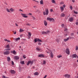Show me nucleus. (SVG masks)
<instances>
[{"label":"nucleus","mask_w":78,"mask_h":78,"mask_svg":"<svg viewBox=\"0 0 78 78\" xmlns=\"http://www.w3.org/2000/svg\"><path fill=\"white\" fill-rule=\"evenodd\" d=\"M47 50H48V52L47 51H46V52L47 53H50V55L51 57L53 58V52H52L50 49H47Z\"/></svg>","instance_id":"nucleus-1"},{"label":"nucleus","mask_w":78,"mask_h":78,"mask_svg":"<svg viewBox=\"0 0 78 78\" xmlns=\"http://www.w3.org/2000/svg\"><path fill=\"white\" fill-rule=\"evenodd\" d=\"M45 12H45V11L43 12V14L44 16H45V15H48L49 12H48V9H46Z\"/></svg>","instance_id":"nucleus-2"},{"label":"nucleus","mask_w":78,"mask_h":78,"mask_svg":"<svg viewBox=\"0 0 78 78\" xmlns=\"http://www.w3.org/2000/svg\"><path fill=\"white\" fill-rule=\"evenodd\" d=\"M30 64V65H32L33 64V61H29L27 63V66H29Z\"/></svg>","instance_id":"nucleus-3"},{"label":"nucleus","mask_w":78,"mask_h":78,"mask_svg":"<svg viewBox=\"0 0 78 78\" xmlns=\"http://www.w3.org/2000/svg\"><path fill=\"white\" fill-rule=\"evenodd\" d=\"M47 20H49L50 22H53L55 20L53 18H48L47 19Z\"/></svg>","instance_id":"nucleus-4"},{"label":"nucleus","mask_w":78,"mask_h":78,"mask_svg":"<svg viewBox=\"0 0 78 78\" xmlns=\"http://www.w3.org/2000/svg\"><path fill=\"white\" fill-rule=\"evenodd\" d=\"M64 76L65 78H70V75L68 74H65L64 75Z\"/></svg>","instance_id":"nucleus-5"},{"label":"nucleus","mask_w":78,"mask_h":78,"mask_svg":"<svg viewBox=\"0 0 78 78\" xmlns=\"http://www.w3.org/2000/svg\"><path fill=\"white\" fill-rule=\"evenodd\" d=\"M66 52L68 55L70 54V51H69V49L67 48L66 50Z\"/></svg>","instance_id":"nucleus-6"},{"label":"nucleus","mask_w":78,"mask_h":78,"mask_svg":"<svg viewBox=\"0 0 78 78\" xmlns=\"http://www.w3.org/2000/svg\"><path fill=\"white\" fill-rule=\"evenodd\" d=\"M21 14L22 15V16L23 17H25V18H27L28 17V16H27L26 14L22 13H21Z\"/></svg>","instance_id":"nucleus-7"},{"label":"nucleus","mask_w":78,"mask_h":78,"mask_svg":"<svg viewBox=\"0 0 78 78\" xmlns=\"http://www.w3.org/2000/svg\"><path fill=\"white\" fill-rule=\"evenodd\" d=\"M10 73H12V74H14V73H16V71H15L14 70H10Z\"/></svg>","instance_id":"nucleus-8"},{"label":"nucleus","mask_w":78,"mask_h":78,"mask_svg":"<svg viewBox=\"0 0 78 78\" xmlns=\"http://www.w3.org/2000/svg\"><path fill=\"white\" fill-rule=\"evenodd\" d=\"M14 58L15 59H16V60H17V59H19L20 57H19V56H15L14 57Z\"/></svg>","instance_id":"nucleus-9"},{"label":"nucleus","mask_w":78,"mask_h":78,"mask_svg":"<svg viewBox=\"0 0 78 78\" xmlns=\"http://www.w3.org/2000/svg\"><path fill=\"white\" fill-rule=\"evenodd\" d=\"M20 38L19 37L17 38H14L13 39V40H14V41H19V40H20Z\"/></svg>","instance_id":"nucleus-10"},{"label":"nucleus","mask_w":78,"mask_h":78,"mask_svg":"<svg viewBox=\"0 0 78 78\" xmlns=\"http://www.w3.org/2000/svg\"><path fill=\"white\" fill-rule=\"evenodd\" d=\"M31 33L30 32H28V39H30L31 37Z\"/></svg>","instance_id":"nucleus-11"},{"label":"nucleus","mask_w":78,"mask_h":78,"mask_svg":"<svg viewBox=\"0 0 78 78\" xmlns=\"http://www.w3.org/2000/svg\"><path fill=\"white\" fill-rule=\"evenodd\" d=\"M9 54V51H7L4 52V55H8Z\"/></svg>","instance_id":"nucleus-12"},{"label":"nucleus","mask_w":78,"mask_h":78,"mask_svg":"<svg viewBox=\"0 0 78 78\" xmlns=\"http://www.w3.org/2000/svg\"><path fill=\"white\" fill-rule=\"evenodd\" d=\"M60 17H65V14L63 13H62L61 14Z\"/></svg>","instance_id":"nucleus-13"},{"label":"nucleus","mask_w":78,"mask_h":78,"mask_svg":"<svg viewBox=\"0 0 78 78\" xmlns=\"http://www.w3.org/2000/svg\"><path fill=\"white\" fill-rule=\"evenodd\" d=\"M44 57V56L43 54H40L38 55V57H40V58H42Z\"/></svg>","instance_id":"nucleus-14"},{"label":"nucleus","mask_w":78,"mask_h":78,"mask_svg":"<svg viewBox=\"0 0 78 78\" xmlns=\"http://www.w3.org/2000/svg\"><path fill=\"white\" fill-rule=\"evenodd\" d=\"M44 24L45 26L46 27H47V22L46 21L44 20Z\"/></svg>","instance_id":"nucleus-15"},{"label":"nucleus","mask_w":78,"mask_h":78,"mask_svg":"<svg viewBox=\"0 0 78 78\" xmlns=\"http://www.w3.org/2000/svg\"><path fill=\"white\" fill-rule=\"evenodd\" d=\"M72 58H76L77 57V55L76 54H73L72 55Z\"/></svg>","instance_id":"nucleus-16"},{"label":"nucleus","mask_w":78,"mask_h":78,"mask_svg":"<svg viewBox=\"0 0 78 78\" xmlns=\"http://www.w3.org/2000/svg\"><path fill=\"white\" fill-rule=\"evenodd\" d=\"M69 20L70 22H73V18L72 17H71L69 19Z\"/></svg>","instance_id":"nucleus-17"},{"label":"nucleus","mask_w":78,"mask_h":78,"mask_svg":"<svg viewBox=\"0 0 78 78\" xmlns=\"http://www.w3.org/2000/svg\"><path fill=\"white\" fill-rule=\"evenodd\" d=\"M5 48H10V47H9V44H7V45L5 46Z\"/></svg>","instance_id":"nucleus-18"},{"label":"nucleus","mask_w":78,"mask_h":78,"mask_svg":"<svg viewBox=\"0 0 78 78\" xmlns=\"http://www.w3.org/2000/svg\"><path fill=\"white\" fill-rule=\"evenodd\" d=\"M34 75L36 76H37V75H39V73L37 72H36L34 73Z\"/></svg>","instance_id":"nucleus-19"},{"label":"nucleus","mask_w":78,"mask_h":78,"mask_svg":"<svg viewBox=\"0 0 78 78\" xmlns=\"http://www.w3.org/2000/svg\"><path fill=\"white\" fill-rule=\"evenodd\" d=\"M41 33H42V34H47V33H46V32H45L44 31H42L41 32Z\"/></svg>","instance_id":"nucleus-20"},{"label":"nucleus","mask_w":78,"mask_h":78,"mask_svg":"<svg viewBox=\"0 0 78 78\" xmlns=\"http://www.w3.org/2000/svg\"><path fill=\"white\" fill-rule=\"evenodd\" d=\"M69 38L68 37L67 38L64 39V42H67V41L69 40Z\"/></svg>","instance_id":"nucleus-21"},{"label":"nucleus","mask_w":78,"mask_h":78,"mask_svg":"<svg viewBox=\"0 0 78 78\" xmlns=\"http://www.w3.org/2000/svg\"><path fill=\"white\" fill-rule=\"evenodd\" d=\"M36 50H37V51H40V50H41V48H40L39 47H37L36 48Z\"/></svg>","instance_id":"nucleus-22"},{"label":"nucleus","mask_w":78,"mask_h":78,"mask_svg":"<svg viewBox=\"0 0 78 78\" xmlns=\"http://www.w3.org/2000/svg\"><path fill=\"white\" fill-rule=\"evenodd\" d=\"M4 41H5V42H11V41H10V40H8L6 39H5Z\"/></svg>","instance_id":"nucleus-23"},{"label":"nucleus","mask_w":78,"mask_h":78,"mask_svg":"<svg viewBox=\"0 0 78 78\" xmlns=\"http://www.w3.org/2000/svg\"><path fill=\"white\" fill-rule=\"evenodd\" d=\"M60 9H61V11L62 12V11H64V7H60Z\"/></svg>","instance_id":"nucleus-24"},{"label":"nucleus","mask_w":78,"mask_h":78,"mask_svg":"<svg viewBox=\"0 0 78 78\" xmlns=\"http://www.w3.org/2000/svg\"><path fill=\"white\" fill-rule=\"evenodd\" d=\"M25 61H21L20 62V63L21 64H25Z\"/></svg>","instance_id":"nucleus-25"},{"label":"nucleus","mask_w":78,"mask_h":78,"mask_svg":"<svg viewBox=\"0 0 78 78\" xmlns=\"http://www.w3.org/2000/svg\"><path fill=\"white\" fill-rule=\"evenodd\" d=\"M24 31V30H23L22 29H20V33H21V32H23Z\"/></svg>","instance_id":"nucleus-26"},{"label":"nucleus","mask_w":78,"mask_h":78,"mask_svg":"<svg viewBox=\"0 0 78 78\" xmlns=\"http://www.w3.org/2000/svg\"><path fill=\"white\" fill-rule=\"evenodd\" d=\"M67 34H68V32H66L64 34V36H67Z\"/></svg>","instance_id":"nucleus-27"},{"label":"nucleus","mask_w":78,"mask_h":78,"mask_svg":"<svg viewBox=\"0 0 78 78\" xmlns=\"http://www.w3.org/2000/svg\"><path fill=\"white\" fill-rule=\"evenodd\" d=\"M10 11H11L12 12H13L14 11H15L14 9H13L12 8H11L10 9Z\"/></svg>","instance_id":"nucleus-28"},{"label":"nucleus","mask_w":78,"mask_h":78,"mask_svg":"<svg viewBox=\"0 0 78 78\" xmlns=\"http://www.w3.org/2000/svg\"><path fill=\"white\" fill-rule=\"evenodd\" d=\"M46 64V61H45V60H44L43 62V63H42V64Z\"/></svg>","instance_id":"nucleus-29"},{"label":"nucleus","mask_w":78,"mask_h":78,"mask_svg":"<svg viewBox=\"0 0 78 78\" xmlns=\"http://www.w3.org/2000/svg\"><path fill=\"white\" fill-rule=\"evenodd\" d=\"M10 60H11V58H10V57H7L8 61H10Z\"/></svg>","instance_id":"nucleus-30"},{"label":"nucleus","mask_w":78,"mask_h":78,"mask_svg":"<svg viewBox=\"0 0 78 78\" xmlns=\"http://www.w3.org/2000/svg\"><path fill=\"white\" fill-rule=\"evenodd\" d=\"M34 41L35 42H37L38 41V38H36L34 40Z\"/></svg>","instance_id":"nucleus-31"},{"label":"nucleus","mask_w":78,"mask_h":78,"mask_svg":"<svg viewBox=\"0 0 78 78\" xmlns=\"http://www.w3.org/2000/svg\"><path fill=\"white\" fill-rule=\"evenodd\" d=\"M51 2L52 3H55V0H52Z\"/></svg>","instance_id":"nucleus-32"},{"label":"nucleus","mask_w":78,"mask_h":78,"mask_svg":"<svg viewBox=\"0 0 78 78\" xmlns=\"http://www.w3.org/2000/svg\"><path fill=\"white\" fill-rule=\"evenodd\" d=\"M40 2L41 5H43V1L42 0H41Z\"/></svg>","instance_id":"nucleus-33"},{"label":"nucleus","mask_w":78,"mask_h":78,"mask_svg":"<svg viewBox=\"0 0 78 78\" xmlns=\"http://www.w3.org/2000/svg\"><path fill=\"white\" fill-rule=\"evenodd\" d=\"M56 41L57 42H59V40L58 39H56Z\"/></svg>","instance_id":"nucleus-34"},{"label":"nucleus","mask_w":78,"mask_h":78,"mask_svg":"<svg viewBox=\"0 0 78 78\" xmlns=\"http://www.w3.org/2000/svg\"><path fill=\"white\" fill-rule=\"evenodd\" d=\"M38 42H42V41L41 39H39V38H38Z\"/></svg>","instance_id":"nucleus-35"},{"label":"nucleus","mask_w":78,"mask_h":78,"mask_svg":"<svg viewBox=\"0 0 78 78\" xmlns=\"http://www.w3.org/2000/svg\"><path fill=\"white\" fill-rule=\"evenodd\" d=\"M62 57V55H58L57 56V58H61Z\"/></svg>","instance_id":"nucleus-36"},{"label":"nucleus","mask_w":78,"mask_h":78,"mask_svg":"<svg viewBox=\"0 0 78 78\" xmlns=\"http://www.w3.org/2000/svg\"><path fill=\"white\" fill-rule=\"evenodd\" d=\"M46 32L47 33V34H49V33H50V31L49 30H47V31Z\"/></svg>","instance_id":"nucleus-37"},{"label":"nucleus","mask_w":78,"mask_h":78,"mask_svg":"<svg viewBox=\"0 0 78 78\" xmlns=\"http://www.w3.org/2000/svg\"><path fill=\"white\" fill-rule=\"evenodd\" d=\"M12 53H13V54H16V51L15 50H14L12 51Z\"/></svg>","instance_id":"nucleus-38"},{"label":"nucleus","mask_w":78,"mask_h":78,"mask_svg":"<svg viewBox=\"0 0 78 78\" xmlns=\"http://www.w3.org/2000/svg\"><path fill=\"white\" fill-rule=\"evenodd\" d=\"M70 8L71 9V10H72L73 9V7L72 5H71L70 7Z\"/></svg>","instance_id":"nucleus-39"},{"label":"nucleus","mask_w":78,"mask_h":78,"mask_svg":"<svg viewBox=\"0 0 78 78\" xmlns=\"http://www.w3.org/2000/svg\"><path fill=\"white\" fill-rule=\"evenodd\" d=\"M67 28H65L64 29V31H67Z\"/></svg>","instance_id":"nucleus-40"},{"label":"nucleus","mask_w":78,"mask_h":78,"mask_svg":"<svg viewBox=\"0 0 78 78\" xmlns=\"http://www.w3.org/2000/svg\"><path fill=\"white\" fill-rule=\"evenodd\" d=\"M6 10H7V11H8V12H10L9 10V9H8V8L6 9Z\"/></svg>","instance_id":"nucleus-41"},{"label":"nucleus","mask_w":78,"mask_h":78,"mask_svg":"<svg viewBox=\"0 0 78 78\" xmlns=\"http://www.w3.org/2000/svg\"><path fill=\"white\" fill-rule=\"evenodd\" d=\"M78 50V47L76 46V50Z\"/></svg>","instance_id":"nucleus-42"},{"label":"nucleus","mask_w":78,"mask_h":78,"mask_svg":"<svg viewBox=\"0 0 78 78\" xmlns=\"http://www.w3.org/2000/svg\"><path fill=\"white\" fill-rule=\"evenodd\" d=\"M26 25H28V26H30V25H31V24H30L29 23H27L26 24Z\"/></svg>","instance_id":"nucleus-43"},{"label":"nucleus","mask_w":78,"mask_h":78,"mask_svg":"<svg viewBox=\"0 0 78 78\" xmlns=\"http://www.w3.org/2000/svg\"><path fill=\"white\" fill-rule=\"evenodd\" d=\"M35 12H39V10L38 9H37L36 10H35Z\"/></svg>","instance_id":"nucleus-44"},{"label":"nucleus","mask_w":78,"mask_h":78,"mask_svg":"<svg viewBox=\"0 0 78 78\" xmlns=\"http://www.w3.org/2000/svg\"><path fill=\"white\" fill-rule=\"evenodd\" d=\"M69 39H74V37H69Z\"/></svg>","instance_id":"nucleus-45"},{"label":"nucleus","mask_w":78,"mask_h":78,"mask_svg":"<svg viewBox=\"0 0 78 78\" xmlns=\"http://www.w3.org/2000/svg\"><path fill=\"white\" fill-rule=\"evenodd\" d=\"M23 58L24 59H25V58H26V57H25V55H23Z\"/></svg>","instance_id":"nucleus-46"},{"label":"nucleus","mask_w":78,"mask_h":78,"mask_svg":"<svg viewBox=\"0 0 78 78\" xmlns=\"http://www.w3.org/2000/svg\"><path fill=\"white\" fill-rule=\"evenodd\" d=\"M2 78H8L7 77H6L5 76H2Z\"/></svg>","instance_id":"nucleus-47"},{"label":"nucleus","mask_w":78,"mask_h":78,"mask_svg":"<svg viewBox=\"0 0 78 78\" xmlns=\"http://www.w3.org/2000/svg\"><path fill=\"white\" fill-rule=\"evenodd\" d=\"M74 13H75V14H78V13L75 11H74Z\"/></svg>","instance_id":"nucleus-48"},{"label":"nucleus","mask_w":78,"mask_h":78,"mask_svg":"<svg viewBox=\"0 0 78 78\" xmlns=\"http://www.w3.org/2000/svg\"><path fill=\"white\" fill-rule=\"evenodd\" d=\"M11 50V49L10 48L5 49V50Z\"/></svg>","instance_id":"nucleus-49"},{"label":"nucleus","mask_w":78,"mask_h":78,"mask_svg":"<svg viewBox=\"0 0 78 78\" xmlns=\"http://www.w3.org/2000/svg\"><path fill=\"white\" fill-rule=\"evenodd\" d=\"M64 24H62L61 25V26L62 27H64Z\"/></svg>","instance_id":"nucleus-50"},{"label":"nucleus","mask_w":78,"mask_h":78,"mask_svg":"<svg viewBox=\"0 0 78 78\" xmlns=\"http://www.w3.org/2000/svg\"><path fill=\"white\" fill-rule=\"evenodd\" d=\"M33 1H34V2H37V3H39V2L35 0H32Z\"/></svg>","instance_id":"nucleus-51"},{"label":"nucleus","mask_w":78,"mask_h":78,"mask_svg":"<svg viewBox=\"0 0 78 78\" xmlns=\"http://www.w3.org/2000/svg\"><path fill=\"white\" fill-rule=\"evenodd\" d=\"M12 65H14V62H13L12 61Z\"/></svg>","instance_id":"nucleus-52"},{"label":"nucleus","mask_w":78,"mask_h":78,"mask_svg":"<svg viewBox=\"0 0 78 78\" xmlns=\"http://www.w3.org/2000/svg\"><path fill=\"white\" fill-rule=\"evenodd\" d=\"M19 11H22V12H23V10H22V9H19Z\"/></svg>","instance_id":"nucleus-53"},{"label":"nucleus","mask_w":78,"mask_h":78,"mask_svg":"<svg viewBox=\"0 0 78 78\" xmlns=\"http://www.w3.org/2000/svg\"><path fill=\"white\" fill-rule=\"evenodd\" d=\"M76 24L77 25H78V22H76Z\"/></svg>","instance_id":"nucleus-54"},{"label":"nucleus","mask_w":78,"mask_h":78,"mask_svg":"<svg viewBox=\"0 0 78 78\" xmlns=\"http://www.w3.org/2000/svg\"><path fill=\"white\" fill-rule=\"evenodd\" d=\"M64 3V2H61V3H60V4L61 5H62V4H63Z\"/></svg>","instance_id":"nucleus-55"},{"label":"nucleus","mask_w":78,"mask_h":78,"mask_svg":"<svg viewBox=\"0 0 78 78\" xmlns=\"http://www.w3.org/2000/svg\"><path fill=\"white\" fill-rule=\"evenodd\" d=\"M71 35V36H73V35H74V33H72Z\"/></svg>","instance_id":"nucleus-56"},{"label":"nucleus","mask_w":78,"mask_h":78,"mask_svg":"<svg viewBox=\"0 0 78 78\" xmlns=\"http://www.w3.org/2000/svg\"><path fill=\"white\" fill-rule=\"evenodd\" d=\"M38 45H41V43L39 42L38 43Z\"/></svg>","instance_id":"nucleus-57"},{"label":"nucleus","mask_w":78,"mask_h":78,"mask_svg":"<svg viewBox=\"0 0 78 78\" xmlns=\"http://www.w3.org/2000/svg\"><path fill=\"white\" fill-rule=\"evenodd\" d=\"M15 25L16 26V27H18V24H17L15 23Z\"/></svg>","instance_id":"nucleus-58"},{"label":"nucleus","mask_w":78,"mask_h":78,"mask_svg":"<svg viewBox=\"0 0 78 78\" xmlns=\"http://www.w3.org/2000/svg\"><path fill=\"white\" fill-rule=\"evenodd\" d=\"M47 76L45 75L43 78H46L47 77Z\"/></svg>","instance_id":"nucleus-59"},{"label":"nucleus","mask_w":78,"mask_h":78,"mask_svg":"<svg viewBox=\"0 0 78 78\" xmlns=\"http://www.w3.org/2000/svg\"><path fill=\"white\" fill-rule=\"evenodd\" d=\"M22 36H23V34H21L20 35V37H22Z\"/></svg>","instance_id":"nucleus-60"},{"label":"nucleus","mask_w":78,"mask_h":78,"mask_svg":"<svg viewBox=\"0 0 78 78\" xmlns=\"http://www.w3.org/2000/svg\"><path fill=\"white\" fill-rule=\"evenodd\" d=\"M50 11L51 12H52L53 11V9H51L50 10Z\"/></svg>","instance_id":"nucleus-61"},{"label":"nucleus","mask_w":78,"mask_h":78,"mask_svg":"<svg viewBox=\"0 0 78 78\" xmlns=\"http://www.w3.org/2000/svg\"><path fill=\"white\" fill-rule=\"evenodd\" d=\"M33 20H35V19H36L33 16Z\"/></svg>","instance_id":"nucleus-62"},{"label":"nucleus","mask_w":78,"mask_h":78,"mask_svg":"<svg viewBox=\"0 0 78 78\" xmlns=\"http://www.w3.org/2000/svg\"><path fill=\"white\" fill-rule=\"evenodd\" d=\"M72 1L73 2V3L75 2V0H72Z\"/></svg>","instance_id":"nucleus-63"},{"label":"nucleus","mask_w":78,"mask_h":78,"mask_svg":"<svg viewBox=\"0 0 78 78\" xmlns=\"http://www.w3.org/2000/svg\"><path fill=\"white\" fill-rule=\"evenodd\" d=\"M66 7V5H63V8H65Z\"/></svg>","instance_id":"nucleus-64"}]
</instances>
